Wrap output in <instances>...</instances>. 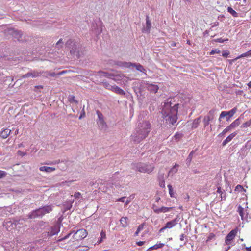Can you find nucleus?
<instances>
[{
    "instance_id": "nucleus-1",
    "label": "nucleus",
    "mask_w": 251,
    "mask_h": 251,
    "mask_svg": "<svg viewBox=\"0 0 251 251\" xmlns=\"http://www.w3.org/2000/svg\"><path fill=\"white\" fill-rule=\"evenodd\" d=\"M171 101L172 99L170 98L167 99L166 101L164 103L162 112L164 118L168 117V119H166V122L173 125L176 122L177 120L179 104H176L172 106Z\"/></svg>"
},
{
    "instance_id": "nucleus-2",
    "label": "nucleus",
    "mask_w": 251,
    "mask_h": 251,
    "mask_svg": "<svg viewBox=\"0 0 251 251\" xmlns=\"http://www.w3.org/2000/svg\"><path fill=\"white\" fill-rule=\"evenodd\" d=\"M151 127V124L148 121H145L139 125L136 133L132 135L133 140L137 143H139L148 135Z\"/></svg>"
},
{
    "instance_id": "nucleus-3",
    "label": "nucleus",
    "mask_w": 251,
    "mask_h": 251,
    "mask_svg": "<svg viewBox=\"0 0 251 251\" xmlns=\"http://www.w3.org/2000/svg\"><path fill=\"white\" fill-rule=\"evenodd\" d=\"M87 232L84 229H80L74 232L72 236V239L68 242L70 248L68 249L74 250L77 248L79 245V242L87 236Z\"/></svg>"
},
{
    "instance_id": "nucleus-4",
    "label": "nucleus",
    "mask_w": 251,
    "mask_h": 251,
    "mask_svg": "<svg viewBox=\"0 0 251 251\" xmlns=\"http://www.w3.org/2000/svg\"><path fill=\"white\" fill-rule=\"evenodd\" d=\"M66 45L71 49L70 53L73 58L78 59L80 57L81 47L79 43L74 42L72 40H69L67 41Z\"/></svg>"
},
{
    "instance_id": "nucleus-5",
    "label": "nucleus",
    "mask_w": 251,
    "mask_h": 251,
    "mask_svg": "<svg viewBox=\"0 0 251 251\" xmlns=\"http://www.w3.org/2000/svg\"><path fill=\"white\" fill-rule=\"evenodd\" d=\"M52 211L51 205H46L42 208H40L33 211L30 214V218H35L36 217H42L46 214L49 213Z\"/></svg>"
},
{
    "instance_id": "nucleus-6",
    "label": "nucleus",
    "mask_w": 251,
    "mask_h": 251,
    "mask_svg": "<svg viewBox=\"0 0 251 251\" xmlns=\"http://www.w3.org/2000/svg\"><path fill=\"white\" fill-rule=\"evenodd\" d=\"M240 231V229L236 227L235 228L231 230L229 233L226 235L225 238V242L227 245H230L232 244L233 240L236 236L238 232ZM230 248V246H229L226 250H228Z\"/></svg>"
},
{
    "instance_id": "nucleus-7",
    "label": "nucleus",
    "mask_w": 251,
    "mask_h": 251,
    "mask_svg": "<svg viewBox=\"0 0 251 251\" xmlns=\"http://www.w3.org/2000/svg\"><path fill=\"white\" fill-rule=\"evenodd\" d=\"M136 168L140 172L150 173L153 170L154 167L151 165L140 163L137 164Z\"/></svg>"
},
{
    "instance_id": "nucleus-8",
    "label": "nucleus",
    "mask_w": 251,
    "mask_h": 251,
    "mask_svg": "<svg viewBox=\"0 0 251 251\" xmlns=\"http://www.w3.org/2000/svg\"><path fill=\"white\" fill-rule=\"evenodd\" d=\"M215 112V110L214 109L210 110L207 114L204 117L203 123L204 127L208 126L210 122L212 121L214 119Z\"/></svg>"
},
{
    "instance_id": "nucleus-9",
    "label": "nucleus",
    "mask_w": 251,
    "mask_h": 251,
    "mask_svg": "<svg viewBox=\"0 0 251 251\" xmlns=\"http://www.w3.org/2000/svg\"><path fill=\"white\" fill-rule=\"evenodd\" d=\"M123 66L125 67L129 68L131 66L136 67V69L142 73H146V69L144 68L143 66L139 64L132 63L130 62H124Z\"/></svg>"
},
{
    "instance_id": "nucleus-10",
    "label": "nucleus",
    "mask_w": 251,
    "mask_h": 251,
    "mask_svg": "<svg viewBox=\"0 0 251 251\" xmlns=\"http://www.w3.org/2000/svg\"><path fill=\"white\" fill-rule=\"evenodd\" d=\"M101 73V75H104V76L108 78H111L115 81L121 80L123 78V75L121 74L115 75L113 73L108 74L104 72H102Z\"/></svg>"
},
{
    "instance_id": "nucleus-11",
    "label": "nucleus",
    "mask_w": 251,
    "mask_h": 251,
    "mask_svg": "<svg viewBox=\"0 0 251 251\" xmlns=\"http://www.w3.org/2000/svg\"><path fill=\"white\" fill-rule=\"evenodd\" d=\"M237 108L234 107L229 111H222L221 117H226V121H229L230 118L232 117L237 112Z\"/></svg>"
},
{
    "instance_id": "nucleus-12",
    "label": "nucleus",
    "mask_w": 251,
    "mask_h": 251,
    "mask_svg": "<svg viewBox=\"0 0 251 251\" xmlns=\"http://www.w3.org/2000/svg\"><path fill=\"white\" fill-rule=\"evenodd\" d=\"M146 87L148 91L153 93H157L159 89V87L157 85L150 84L149 83H146Z\"/></svg>"
},
{
    "instance_id": "nucleus-13",
    "label": "nucleus",
    "mask_w": 251,
    "mask_h": 251,
    "mask_svg": "<svg viewBox=\"0 0 251 251\" xmlns=\"http://www.w3.org/2000/svg\"><path fill=\"white\" fill-rule=\"evenodd\" d=\"M97 114L99 118V121L97 122L98 124L101 126L102 128L106 127V125L104 121L102 114L98 110L97 111Z\"/></svg>"
},
{
    "instance_id": "nucleus-14",
    "label": "nucleus",
    "mask_w": 251,
    "mask_h": 251,
    "mask_svg": "<svg viewBox=\"0 0 251 251\" xmlns=\"http://www.w3.org/2000/svg\"><path fill=\"white\" fill-rule=\"evenodd\" d=\"M60 231V227L58 225H55L51 227L50 230L48 232V235L52 236L57 234Z\"/></svg>"
},
{
    "instance_id": "nucleus-15",
    "label": "nucleus",
    "mask_w": 251,
    "mask_h": 251,
    "mask_svg": "<svg viewBox=\"0 0 251 251\" xmlns=\"http://www.w3.org/2000/svg\"><path fill=\"white\" fill-rule=\"evenodd\" d=\"M173 209L172 207H167L162 206L161 208L154 209V212L156 213H165L168 212Z\"/></svg>"
},
{
    "instance_id": "nucleus-16",
    "label": "nucleus",
    "mask_w": 251,
    "mask_h": 251,
    "mask_svg": "<svg viewBox=\"0 0 251 251\" xmlns=\"http://www.w3.org/2000/svg\"><path fill=\"white\" fill-rule=\"evenodd\" d=\"M238 212L241 216V219L244 221L247 219V215L245 214L244 208L240 205L238 207Z\"/></svg>"
},
{
    "instance_id": "nucleus-17",
    "label": "nucleus",
    "mask_w": 251,
    "mask_h": 251,
    "mask_svg": "<svg viewBox=\"0 0 251 251\" xmlns=\"http://www.w3.org/2000/svg\"><path fill=\"white\" fill-rule=\"evenodd\" d=\"M111 91L117 94L122 95H124L126 94L125 92L123 89H122L121 88H120V87L116 85L113 86Z\"/></svg>"
},
{
    "instance_id": "nucleus-18",
    "label": "nucleus",
    "mask_w": 251,
    "mask_h": 251,
    "mask_svg": "<svg viewBox=\"0 0 251 251\" xmlns=\"http://www.w3.org/2000/svg\"><path fill=\"white\" fill-rule=\"evenodd\" d=\"M11 130L8 128L3 129L1 132L0 136L3 139H6L10 135L11 133Z\"/></svg>"
},
{
    "instance_id": "nucleus-19",
    "label": "nucleus",
    "mask_w": 251,
    "mask_h": 251,
    "mask_svg": "<svg viewBox=\"0 0 251 251\" xmlns=\"http://www.w3.org/2000/svg\"><path fill=\"white\" fill-rule=\"evenodd\" d=\"M177 219H175L167 222L165 225V226L167 228H171L177 224Z\"/></svg>"
},
{
    "instance_id": "nucleus-20",
    "label": "nucleus",
    "mask_w": 251,
    "mask_h": 251,
    "mask_svg": "<svg viewBox=\"0 0 251 251\" xmlns=\"http://www.w3.org/2000/svg\"><path fill=\"white\" fill-rule=\"evenodd\" d=\"M55 168L54 167H47V166H42L40 167L39 170L42 172H46L47 173H50L55 170Z\"/></svg>"
},
{
    "instance_id": "nucleus-21",
    "label": "nucleus",
    "mask_w": 251,
    "mask_h": 251,
    "mask_svg": "<svg viewBox=\"0 0 251 251\" xmlns=\"http://www.w3.org/2000/svg\"><path fill=\"white\" fill-rule=\"evenodd\" d=\"M127 220H128L127 217H123L120 219V224H121L122 227H126L127 226V225H128Z\"/></svg>"
},
{
    "instance_id": "nucleus-22",
    "label": "nucleus",
    "mask_w": 251,
    "mask_h": 251,
    "mask_svg": "<svg viewBox=\"0 0 251 251\" xmlns=\"http://www.w3.org/2000/svg\"><path fill=\"white\" fill-rule=\"evenodd\" d=\"M200 117H199L198 118H196L195 119H194L192 122V128H193V129H195V128H196L199 124H200Z\"/></svg>"
},
{
    "instance_id": "nucleus-23",
    "label": "nucleus",
    "mask_w": 251,
    "mask_h": 251,
    "mask_svg": "<svg viewBox=\"0 0 251 251\" xmlns=\"http://www.w3.org/2000/svg\"><path fill=\"white\" fill-rule=\"evenodd\" d=\"M12 35L14 38L17 39V40L18 41L22 40V39H21L22 36V34L20 32L17 31H14L13 32Z\"/></svg>"
},
{
    "instance_id": "nucleus-24",
    "label": "nucleus",
    "mask_w": 251,
    "mask_h": 251,
    "mask_svg": "<svg viewBox=\"0 0 251 251\" xmlns=\"http://www.w3.org/2000/svg\"><path fill=\"white\" fill-rule=\"evenodd\" d=\"M240 124V118H238L237 119H236L234 121H233L231 124H230V126H231V127L234 129L235 128V127H236L237 126H239V125Z\"/></svg>"
},
{
    "instance_id": "nucleus-25",
    "label": "nucleus",
    "mask_w": 251,
    "mask_h": 251,
    "mask_svg": "<svg viewBox=\"0 0 251 251\" xmlns=\"http://www.w3.org/2000/svg\"><path fill=\"white\" fill-rule=\"evenodd\" d=\"M164 246V244L159 243L156 244L154 245L153 246L149 248V249L157 250L158 249L162 248Z\"/></svg>"
},
{
    "instance_id": "nucleus-26",
    "label": "nucleus",
    "mask_w": 251,
    "mask_h": 251,
    "mask_svg": "<svg viewBox=\"0 0 251 251\" xmlns=\"http://www.w3.org/2000/svg\"><path fill=\"white\" fill-rule=\"evenodd\" d=\"M227 11L229 13H230L234 17H238V13L233 10L231 7H228L227 8Z\"/></svg>"
},
{
    "instance_id": "nucleus-27",
    "label": "nucleus",
    "mask_w": 251,
    "mask_h": 251,
    "mask_svg": "<svg viewBox=\"0 0 251 251\" xmlns=\"http://www.w3.org/2000/svg\"><path fill=\"white\" fill-rule=\"evenodd\" d=\"M151 22L149 19V16H147L146 17V28L148 31V32H150V29L151 28Z\"/></svg>"
},
{
    "instance_id": "nucleus-28",
    "label": "nucleus",
    "mask_w": 251,
    "mask_h": 251,
    "mask_svg": "<svg viewBox=\"0 0 251 251\" xmlns=\"http://www.w3.org/2000/svg\"><path fill=\"white\" fill-rule=\"evenodd\" d=\"M251 126V119H250L248 121L244 123L242 125L241 127L243 128H247Z\"/></svg>"
},
{
    "instance_id": "nucleus-29",
    "label": "nucleus",
    "mask_w": 251,
    "mask_h": 251,
    "mask_svg": "<svg viewBox=\"0 0 251 251\" xmlns=\"http://www.w3.org/2000/svg\"><path fill=\"white\" fill-rule=\"evenodd\" d=\"M182 134L181 133H179L178 132H176L173 136V139L175 140L176 142H178L180 140V139L182 138Z\"/></svg>"
},
{
    "instance_id": "nucleus-30",
    "label": "nucleus",
    "mask_w": 251,
    "mask_h": 251,
    "mask_svg": "<svg viewBox=\"0 0 251 251\" xmlns=\"http://www.w3.org/2000/svg\"><path fill=\"white\" fill-rule=\"evenodd\" d=\"M248 56H251V49L250 50H249L248 51L241 54L240 56H239L238 57H237L236 59H238L240 58L244 57H248Z\"/></svg>"
},
{
    "instance_id": "nucleus-31",
    "label": "nucleus",
    "mask_w": 251,
    "mask_h": 251,
    "mask_svg": "<svg viewBox=\"0 0 251 251\" xmlns=\"http://www.w3.org/2000/svg\"><path fill=\"white\" fill-rule=\"evenodd\" d=\"M237 134V132H234L228 136L226 139L229 142Z\"/></svg>"
},
{
    "instance_id": "nucleus-32",
    "label": "nucleus",
    "mask_w": 251,
    "mask_h": 251,
    "mask_svg": "<svg viewBox=\"0 0 251 251\" xmlns=\"http://www.w3.org/2000/svg\"><path fill=\"white\" fill-rule=\"evenodd\" d=\"M103 86L107 89L109 90H112L113 86H111L109 83L107 82H103Z\"/></svg>"
},
{
    "instance_id": "nucleus-33",
    "label": "nucleus",
    "mask_w": 251,
    "mask_h": 251,
    "mask_svg": "<svg viewBox=\"0 0 251 251\" xmlns=\"http://www.w3.org/2000/svg\"><path fill=\"white\" fill-rule=\"evenodd\" d=\"M143 227H144L143 224H141V225H139L137 228L136 231L135 233V235L137 236L138 235L139 233L140 232V231L143 229Z\"/></svg>"
},
{
    "instance_id": "nucleus-34",
    "label": "nucleus",
    "mask_w": 251,
    "mask_h": 251,
    "mask_svg": "<svg viewBox=\"0 0 251 251\" xmlns=\"http://www.w3.org/2000/svg\"><path fill=\"white\" fill-rule=\"evenodd\" d=\"M168 189H169V192L170 196L171 197H174V192H173V189L171 185L169 184L168 185Z\"/></svg>"
},
{
    "instance_id": "nucleus-35",
    "label": "nucleus",
    "mask_w": 251,
    "mask_h": 251,
    "mask_svg": "<svg viewBox=\"0 0 251 251\" xmlns=\"http://www.w3.org/2000/svg\"><path fill=\"white\" fill-rule=\"evenodd\" d=\"M215 237V235L213 233H210L208 236L207 237V239L206 240V242H208L211 241V240L214 239Z\"/></svg>"
},
{
    "instance_id": "nucleus-36",
    "label": "nucleus",
    "mask_w": 251,
    "mask_h": 251,
    "mask_svg": "<svg viewBox=\"0 0 251 251\" xmlns=\"http://www.w3.org/2000/svg\"><path fill=\"white\" fill-rule=\"evenodd\" d=\"M100 236H101L100 240H99L98 242L99 243H101V242L102 241L103 239H105L106 238V233H105V232L104 231H101V232L100 233Z\"/></svg>"
},
{
    "instance_id": "nucleus-37",
    "label": "nucleus",
    "mask_w": 251,
    "mask_h": 251,
    "mask_svg": "<svg viewBox=\"0 0 251 251\" xmlns=\"http://www.w3.org/2000/svg\"><path fill=\"white\" fill-rule=\"evenodd\" d=\"M30 77H36L39 76V73L37 72H29Z\"/></svg>"
},
{
    "instance_id": "nucleus-38",
    "label": "nucleus",
    "mask_w": 251,
    "mask_h": 251,
    "mask_svg": "<svg viewBox=\"0 0 251 251\" xmlns=\"http://www.w3.org/2000/svg\"><path fill=\"white\" fill-rule=\"evenodd\" d=\"M69 100L70 102L77 103V101L75 100V96L74 95H70L69 97Z\"/></svg>"
},
{
    "instance_id": "nucleus-39",
    "label": "nucleus",
    "mask_w": 251,
    "mask_h": 251,
    "mask_svg": "<svg viewBox=\"0 0 251 251\" xmlns=\"http://www.w3.org/2000/svg\"><path fill=\"white\" fill-rule=\"evenodd\" d=\"M229 54H230V52L228 50H224L222 52V56L224 57H228Z\"/></svg>"
},
{
    "instance_id": "nucleus-40",
    "label": "nucleus",
    "mask_w": 251,
    "mask_h": 251,
    "mask_svg": "<svg viewBox=\"0 0 251 251\" xmlns=\"http://www.w3.org/2000/svg\"><path fill=\"white\" fill-rule=\"evenodd\" d=\"M221 52L220 50L219 49H215V50H212L210 52V55H213L215 53H220Z\"/></svg>"
},
{
    "instance_id": "nucleus-41",
    "label": "nucleus",
    "mask_w": 251,
    "mask_h": 251,
    "mask_svg": "<svg viewBox=\"0 0 251 251\" xmlns=\"http://www.w3.org/2000/svg\"><path fill=\"white\" fill-rule=\"evenodd\" d=\"M228 39H224L222 38H217V39H216L215 41L217 42L223 43L224 42L228 41Z\"/></svg>"
},
{
    "instance_id": "nucleus-42",
    "label": "nucleus",
    "mask_w": 251,
    "mask_h": 251,
    "mask_svg": "<svg viewBox=\"0 0 251 251\" xmlns=\"http://www.w3.org/2000/svg\"><path fill=\"white\" fill-rule=\"evenodd\" d=\"M6 175V173L3 171L0 170V178L5 177Z\"/></svg>"
},
{
    "instance_id": "nucleus-43",
    "label": "nucleus",
    "mask_w": 251,
    "mask_h": 251,
    "mask_svg": "<svg viewBox=\"0 0 251 251\" xmlns=\"http://www.w3.org/2000/svg\"><path fill=\"white\" fill-rule=\"evenodd\" d=\"M178 166V165L176 163L174 167L171 169V171H174L175 173H176L178 169H176V167Z\"/></svg>"
},
{
    "instance_id": "nucleus-44",
    "label": "nucleus",
    "mask_w": 251,
    "mask_h": 251,
    "mask_svg": "<svg viewBox=\"0 0 251 251\" xmlns=\"http://www.w3.org/2000/svg\"><path fill=\"white\" fill-rule=\"evenodd\" d=\"M194 153V151H192L190 153V154H189L188 155V159H189L190 161H191L192 158H193V154Z\"/></svg>"
},
{
    "instance_id": "nucleus-45",
    "label": "nucleus",
    "mask_w": 251,
    "mask_h": 251,
    "mask_svg": "<svg viewBox=\"0 0 251 251\" xmlns=\"http://www.w3.org/2000/svg\"><path fill=\"white\" fill-rule=\"evenodd\" d=\"M237 190H244V189L242 185L239 184V185H237L235 187V190L236 191Z\"/></svg>"
},
{
    "instance_id": "nucleus-46",
    "label": "nucleus",
    "mask_w": 251,
    "mask_h": 251,
    "mask_svg": "<svg viewBox=\"0 0 251 251\" xmlns=\"http://www.w3.org/2000/svg\"><path fill=\"white\" fill-rule=\"evenodd\" d=\"M74 196L75 198L78 199L81 196V193L79 192H76L74 194Z\"/></svg>"
},
{
    "instance_id": "nucleus-47",
    "label": "nucleus",
    "mask_w": 251,
    "mask_h": 251,
    "mask_svg": "<svg viewBox=\"0 0 251 251\" xmlns=\"http://www.w3.org/2000/svg\"><path fill=\"white\" fill-rule=\"evenodd\" d=\"M84 249H79L77 250L76 251H87L89 249V247L88 246L83 247Z\"/></svg>"
},
{
    "instance_id": "nucleus-48",
    "label": "nucleus",
    "mask_w": 251,
    "mask_h": 251,
    "mask_svg": "<svg viewBox=\"0 0 251 251\" xmlns=\"http://www.w3.org/2000/svg\"><path fill=\"white\" fill-rule=\"evenodd\" d=\"M17 153L19 155L21 156H24L26 155V153L23 152L21 151H18L17 152Z\"/></svg>"
},
{
    "instance_id": "nucleus-49",
    "label": "nucleus",
    "mask_w": 251,
    "mask_h": 251,
    "mask_svg": "<svg viewBox=\"0 0 251 251\" xmlns=\"http://www.w3.org/2000/svg\"><path fill=\"white\" fill-rule=\"evenodd\" d=\"M126 198L125 197H121L120 198H119L117 200H116V201H120V202H124V201H125V199Z\"/></svg>"
},
{
    "instance_id": "nucleus-50",
    "label": "nucleus",
    "mask_w": 251,
    "mask_h": 251,
    "mask_svg": "<svg viewBox=\"0 0 251 251\" xmlns=\"http://www.w3.org/2000/svg\"><path fill=\"white\" fill-rule=\"evenodd\" d=\"M160 186L164 188L165 187V184L164 180H162L159 182Z\"/></svg>"
},
{
    "instance_id": "nucleus-51",
    "label": "nucleus",
    "mask_w": 251,
    "mask_h": 251,
    "mask_svg": "<svg viewBox=\"0 0 251 251\" xmlns=\"http://www.w3.org/2000/svg\"><path fill=\"white\" fill-rule=\"evenodd\" d=\"M73 232H74V231L71 232V233H70L68 234H67L66 236H65L64 238H61V239H59V241H61V240H63V239H65L68 238L70 236V235L71 234H72Z\"/></svg>"
},
{
    "instance_id": "nucleus-52",
    "label": "nucleus",
    "mask_w": 251,
    "mask_h": 251,
    "mask_svg": "<svg viewBox=\"0 0 251 251\" xmlns=\"http://www.w3.org/2000/svg\"><path fill=\"white\" fill-rule=\"evenodd\" d=\"M145 241H138L136 243V244L139 246H141L144 244Z\"/></svg>"
},
{
    "instance_id": "nucleus-53",
    "label": "nucleus",
    "mask_w": 251,
    "mask_h": 251,
    "mask_svg": "<svg viewBox=\"0 0 251 251\" xmlns=\"http://www.w3.org/2000/svg\"><path fill=\"white\" fill-rule=\"evenodd\" d=\"M217 192L218 193V194H220L221 195V198H222V191H221V188L220 187H218V189H217Z\"/></svg>"
},
{
    "instance_id": "nucleus-54",
    "label": "nucleus",
    "mask_w": 251,
    "mask_h": 251,
    "mask_svg": "<svg viewBox=\"0 0 251 251\" xmlns=\"http://www.w3.org/2000/svg\"><path fill=\"white\" fill-rule=\"evenodd\" d=\"M30 74L29 73H28L26 74H25V75H23L22 76V78H27V77H30Z\"/></svg>"
},
{
    "instance_id": "nucleus-55",
    "label": "nucleus",
    "mask_w": 251,
    "mask_h": 251,
    "mask_svg": "<svg viewBox=\"0 0 251 251\" xmlns=\"http://www.w3.org/2000/svg\"><path fill=\"white\" fill-rule=\"evenodd\" d=\"M226 130L227 131V132L229 131L230 130L233 129V128L231 127L230 125L227 126L226 128Z\"/></svg>"
},
{
    "instance_id": "nucleus-56",
    "label": "nucleus",
    "mask_w": 251,
    "mask_h": 251,
    "mask_svg": "<svg viewBox=\"0 0 251 251\" xmlns=\"http://www.w3.org/2000/svg\"><path fill=\"white\" fill-rule=\"evenodd\" d=\"M59 161H55L54 162H53L52 163H46L45 164H58L59 163Z\"/></svg>"
},
{
    "instance_id": "nucleus-57",
    "label": "nucleus",
    "mask_w": 251,
    "mask_h": 251,
    "mask_svg": "<svg viewBox=\"0 0 251 251\" xmlns=\"http://www.w3.org/2000/svg\"><path fill=\"white\" fill-rule=\"evenodd\" d=\"M167 229V228L166 227V226H164L163 227L161 228V229H160L159 230V232L161 233V232H162L164 231L165 229Z\"/></svg>"
},
{
    "instance_id": "nucleus-58",
    "label": "nucleus",
    "mask_w": 251,
    "mask_h": 251,
    "mask_svg": "<svg viewBox=\"0 0 251 251\" xmlns=\"http://www.w3.org/2000/svg\"><path fill=\"white\" fill-rule=\"evenodd\" d=\"M227 143H228V141H227L226 139H225L223 142L222 145L223 146H225Z\"/></svg>"
},
{
    "instance_id": "nucleus-59",
    "label": "nucleus",
    "mask_w": 251,
    "mask_h": 251,
    "mask_svg": "<svg viewBox=\"0 0 251 251\" xmlns=\"http://www.w3.org/2000/svg\"><path fill=\"white\" fill-rule=\"evenodd\" d=\"M184 235L183 234H182L180 236V240L181 241H183L184 240Z\"/></svg>"
},
{
    "instance_id": "nucleus-60",
    "label": "nucleus",
    "mask_w": 251,
    "mask_h": 251,
    "mask_svg": "<svg viewBox=\"0 0 251 251\" xmlns=\"http://www.w3.org/2000/svg\"><path fill=\"white\" fill-rule=\"evenodd\" d=\"M226 132H227V131L226 130V129L225 128L223 131L222 132V133H221V134L222 135H224L225 134H226Z\"/></svg>"
},
{
    "instance_id": "nucleus-61",
    "label": "nucleus",
    "mask_w": 251,
    "mask_h": 251,
    "mask_svg": "<svg viewBox=\"0 0 251 251\" xmlns=\"http://www.w3.org/2000/svg\"><path fill=\"white\" fill-rule=\"evenodd\" d=\"M176 45V42H173L171 44V46L172 47H175Z\"/></svg>"
},
{
    "instance_id": "nucleus-62",
    "label": "nucleus",
    "mask_w": 251,
    "mask_h": 251,
    "mask_svg": "<svg viewBox=\"0 0 251 251\" xmlns=\"http://www.w3.org/2000/svg\"><path fill=\"white\" fill-rule=\"evenodd\" d=\"M246 249L247 251H251V246L248 247H246Z\"/></svg>"
},
{
    "instance_id": "nucleus-63",
    "label": "nucleus",
    "mask_w": 251,
    "mask_h": 251,
    "mask_svg": "<svg viewBox=\"0 0 251 251\" xmlns=\"http://www.w3.org/2000/svg\"><path fill=\"white\" fill-rule=\"evenodd\" d=\"M60 43H63L62 42V39H60L58 42L57 43H56V44L58 45H59Z\"/></svg>"
},
{
    "instance_id": "nucleus-64",
    "label": "nucleus",
    "mask_w": 251,
    "mask_h": 251,
    "mask_svg": "<svg viewBox=\"0 0 251 251\" xmlns=\"http://www.w3.org/2000/svg\"><path fill=\"white\" fill-rule=\"evenodd\" d=\"M130 202V200H127L126 201V202H125V205H127L129 203V202Z\"/></svg>"
}]
</instances>
